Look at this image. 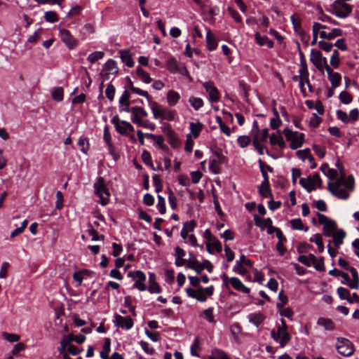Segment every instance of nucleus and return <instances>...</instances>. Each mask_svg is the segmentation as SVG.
<instances>
[{"mask_svg": "<svg viewBox=\"0 0 359 359\" xmlns=\"http://www.w3.org/2000/svg\"><path fill=\"white\" fill-rule=\"evenodd\" d=\"M339 171V177L334 182H329L327 190L334 196L340 199H348L350 192L354 189V178L352 175L346 177L342 163L338 160L335 163Z\"/></svg>", "mask_w": 359, "mask_h": 359, "instance_id": "obj_1", "label": "nucleus"}, {"mask_svg": "<svg viewBox=\"0 0 359 359\" xmlns=\"http://www.w3.org/2000/svg\"><path fill=\"white\" fill-rule=\"evenodd\" d=\"M72 336H63L60 342V346L57 351L63 355V359L69 358L68 353L72 355H76L83 351L82 348H79L72 344Z\"/></svg>", "mask_w": 359, "mask_h": 359, "instance_id": "obj_2", "label": "nucleus"}, {"mask_svg": "<svg viewBox=\"0 0 359 359\" xmlns=\"http://www.w3.org/2000/svg\"><path fill=\"white\" fill-rule=\"evenodd\" d=\"M94 193L100 198V203L104 206L109 203L110 193L105 184L104 179L102 177H98L93 184Z\"/></svg>", "mask_w": 359, "mask_h": 359, "instance_id": "obj_3", "label": "nucleus"}, {"mask_svg": "<svg viewBox=\"0 0 359 359\" xmlns=\"http://www.w3.org/2000/svg\"><path fill=\"white\" fill-rule=\"evenodd\" d=\"M283 134L286 140L290 142V147L292 150L302 147L305 141L304 133L293 131L289 128H285L283 130Z\"/></svg>", "mask_w": 359, "mask_h": 359, "instance_id": "obj_4", "label": "nucleus"}, {"mask_svg": "<svg viewBox=\"0 0 359 359\" xmlns=\"http://www.w3.org/2000/svg\"><path fill=\"white\" fill-rule=\"evenodd\" d=\"M336 348L340 355L346 357L352 355L355 351L353 343L348 339L343 337L337 339Z\"/></svg>", "mask_w": 359, "mask_h": 359, "instance_id": "obj_5", "label": "nucleus"}, {"mask_svg": "<svg viewBox=\"0 0 359 359\" xmlns=\"http://www.w3.org/2000/svg\"><path fill=\"white\" fill-rule=\"evenodd\" d=\"M332 13L339 18H345L352 12V6L339 0H335L331 5Z\"/></svg>", "mask_w": 359, "mask_h": 359, "instance_id": "obj_6", "label": "nucleus"}, {"mask_svg": "<svg viewBox=\"0 0 359 359\" xmlns=\"http://www.w3.org/2000/svg\"><path fill=\"white\" fill-rule=\"evenodd\" d=\"M128 276L131 278L135 282L133 287L137 288L140 291H144L147 290V287L144 284L146 275L144 272L140 270L130 271L128 273Z\"/></svg>", "mask_w": 359, "mask_h": 359, "instance_id": "obj_7", "label": "nucleus"}, {"mask_svg": "<svg viewBox=\"0 0 359 359\" xmlns=\"http://www.w3.org/2000/svg\"><path fill=\"white\" fill-rule=\"evenodd\" d=\"M59 36L69 49H74L79 44V41L72 35L68 29H59Z\"/></svg>", "mask_w": 359, "mask_h": 359, "instance_id": "obj_8", "label": "nucleus"}, {"mask_svg": "<svg viewBox=\"0 0 359 359\" xmlns=\"http://www.w3.org/2000/svg\"><path fill=\"white\" fill-rule=\"evenodd\" d=\"M162 132L166 135L168 142L173 148H177L180 144V139L169 123H165L161 127Z\"/></svg>", "mask_w": 359, "mask_h": 359, "instance_id": "obj_9", "label": "nucleus"}, {"mask_svg": "<svg viewBox=\"0 0 359 359\" xmlns=\"http://www.w3.org/2000/svg\"><path fill=\"white\" fill-rule=\"evenodd\" d=\"M271 338L280 344L281 348L285 347L287 344L291 340V336L288 332H283L280 329L277 330H272L271 331Z\"/></svg>", "mask_w": 359, "mask_h": 359, "instance_id": "obj_10", "label": "nucleus"}, {"mask_svg": "<svg viewBox=\"0 0 359 359\" xmlns=\"http://www.w3.org/2000/svg\"><path fill=\"white\" fill-rule=\"evenodd\" d=\"M114 323L117 327L126 330L131 329L134 325L133 320L130 316L123 317L118 314L114 315Z\"/></svg>", "mask_w": 359, "mask_h": 359, "instance_id": "obj_11", "label": "nucleus"}, {"mask_svg": "<svg viewBox=\"0 0 359 359\" xmlns=\"http://www.w3.org/2000/svg\"><path fill=\"white\" fill-rule=\"evenodd\" d=\"M203 86L205 89L206 92L208 93L209 100L210 102H216L219 100L220 95L219 90H217V88L212 82H205L203 83Z\"/></svg>", "mask_w": 359, "mask_h": 359, "instance_id": "obj_12", "label": "nucleus"}, {"mask_svg": "<svg viewBox=\"0 0 359 359\" xmlns=\"http://www.w3.org/2000/svg\"><path fill=\"white\" fill-rule=\"evenodd\" d=\"M148 113L141 107L135 106L131 107V121L136 124L140 122L142 118L147 117Z\"/></svg>", "mask_w": 359, "mask_h": 359, "instance_id": "obj_13", "label": "nucleus"}, {"mask_svg": "<svg viewBox=\"0 0 359 359\" xmlns=\"http://www.w3.org/2000/svg\"><path fill=\"white\" fill-rule=\"evenodd\" d=\"M186 292L189 297L196 299L201 302H204L207 299V297L203 292V287L202 286H200L197 290L188 287L186 289Z\"/></svg>", "mask_w": 359, "mask_h": 359, "instance_id": "obj_14", "label": "nucleus"}, {"mask_svg": "<svg viewBox=\"0 0 359 359\" xmlns=\"http://www.w3.org/2000/svg\"><path fill=\"white\" fill-rule=\"evenodd\" d=\"M258 163H259V167L260 171L262 172V177L264 178V180L262 183V187H266V188H268L269 184H270V183H269V179L268 174H267L266 171L265 170V168H267V170L269 171L270 172H272L273 171V169L271 166L264 163L262 161V160L260 158L258 160Z\"/></svg>", "mask_w": 359, "mask_h": 359, "instance_id": "obj_15", "label": "nucleus"}, {"mask_svg": "<svg viewBox=\"0 0 359 359\" xmlns=\"http://www.w3.org/2000/svg\"><path fill=\"white\" fill-rule=\"evenodd\" d=\"M148 104L150 107L153 116L155 119L161 118L163 116V109L156 102L151 100V97L149 95V100H147Z\"/></svg>", "mask_w": 359, "mask_h": 359, "instance_id": "obj_16", "label": "nucleus"}, {"mask_svg": "<svg viewBox=\"0 0 359 359\" xmlns=\"http://www.w3.org/2000/svg\"><path fill=\"white\" fill-rule=\"evenodd\" d=\"M207 33H206V43H207V48L210 51L215 50L217 46L218 42L216 36L212 33L210 29L207 28Z\"/></svg>", "mask_w": 359, "mask_h": 359, "instance_id": "obj_17", "label": "nucleus"}, {"mask_svg": "<svg viewBox=\"0 0 359 359\" xmlns=\"http://www.w3.org/2000/svg\"><path fill=\"white\" fill-rule=\"evenodd\" d=\"M290 20L295 33L303 37L305 32L302 27V20L299 16L297 14H294L291 15Z\"/></svg>", "mask_w": 359, "mask_h": 359, "instance_id": "obj_18", "label": "nucleus"}, {"mask_svg": "<svg viewBox=\"0 0 359 359\" xmlns=\"http://www.w3.org/2000/svg\"><path fill=\"white\" fill-rule=\"evenodd\" d=\"M229 283L236 290L241 291L245 294H249L250 292V289L245 286L241 280L236 277L231 278L229 279Z\"/></svg>", "mask_w": 359, "mask_h": 359, "instance_id": "obj_19", "label": "nucleus"}, {"mask_svg": "<svg viewBox=\"0 0 359 359\" xmlns=\"http://www.w3.org/2000/svg\"><path fill=\"white\" fill-rule=\"evenodd\" d=\"M255 39L257 43L260 46H266L269 48H272L274 46L273 41L269 39L266 36H262L258 32L255 33Z\"/></svg>", "mask_w": 359, "mask_h": 359, "instance_id": "obj_20", "label": "nucleus"}, {"mask_svg": "<svg viewBox=\"0 0 359 359\" xmlns=\"http://www.w3.org/2000/svg\"><path fill=\"white\" fill-rule=\"evenodd\" d=\"M206 248L210 254H213L214 250L220 252L222 250V245L220 241L215 237L210 241L206 242Z\"/></svg>", "mask_w": 359, "mask_h": 359, "instance_id": "obj_21", "label": "nucleus"}, {"mask_svg": "<svg viewBox=\"0 0 359 359\" xmlns=\"http://www.w3.org/2000/svg\"><path fill=\"white\" fill-rule=\"evenodd\" d=\"M149 286L147 290L151 293H160L161 289L156 281V275L154 273H149Z\"/></svg>", "mask_w": 359, "mask_h": 359, "instance_id": "obj_22", "label": "nucleus"}, {"mask_svg": "<svg viewBox=\"0 0 359 359\" xmlns=\"http://www.w3.org/2000/svg\"><path fill=\"white\" fill-rule=\"evenodd\" d=\"M337 225L335 221L332 220L323 226V233L327 237H331L337 233Z\"/></svg>", "mask_w": 359, "mask_h": 359, "instance_id": "obj_23", "label": "nucleus"}, {"mask_svg": "<svg viewBox=\"0 0 359 359\" xmlns=\"http://www.w3.org/2000/svg\"><path fill=\"white\" fill-rule=\"evenodd\" d=\"M322 53L320 50L312 49L311 51L310 60L313 64V65L318 69V70H321L322 65L320 63V57Z\"/></svg>", "mask_w": 359, "mask_h": 359, "instance_id": "obj_24", "label": "nucleus"}, {"mask_svg": "<svg viewBox=\"0 0 359 359\" xmlns=\"http://www.w3.org/2000/svg\"><path fill=\"white\" fill-rule=\"evenodd\" d=\"M218 159H212L209 164L210 170L214 174H219L220 172L219 161L224 158V156L218 152L216 153Z\"/></svg>", "mask_w": 359, "mask_h": 359, "instance_id": "obj_25", "label": "nucleus"}, {"mask_svg": "<svg viewBox=\"0 0 359 359\" xmlns=\"http://www.w3.org/2000/svg\"><path fill=\"white\" fill-rule=\"evenodd\" d=\"M120 57L122 62L128 67H133L135 62L130 54L128 50H119Z\"/></svg>", "mask_w": 359, "mask_h": 359, "instance_id": "obj_26", "label": "nucleus"}, {"mask_svg": "<svg viewBox=\"0 0 359 359\" xmlns=\"http://www.w3.org/2000/svg\"><path fill=\"white\" fill-rule=\"evenodd\" d=\"M317 324L324 327L325 330L332 331L335 329V324L330 318H319L317 320Z\"/></svg>", "mask_w": 359, "mask_h": 359, "instance_id": "obj_27", "label": "nucleus"}, {"mask_svg": "<svg viewBox=\"0 0 359 359\" xmlns=\"http://www.w3.org/2000/svg\"><path fill=\"white\" fill-rule=\"evenodd\" d=\"M121 123L116 130L121 135H127L128 133L134 131V127L129 122L121 121Z\"/></svg>", "mask_w": 359, "mask_h": 359, "instance_id": "obj_28", "label": "nucleus"}, {"mask_svg": "<svg viewBox=\"0 0 359 359\" xmlns=\"http://www.w3.org/2000/svg\"><path fill=\"white\" fill-rule=\"evenodd\" d=\"M180 99V95L177 92H176L173 90H170L167 93L166 100H167L168 104L170 107H173V106L176 105L177 103L179 102Z\"/></svg>", "mask_w": 359, "mask_h": 359, "instance_id": "obj_29", "label": "nucleus"}, {"mask_svg": "<svg viewBox=\"0 0 359 359\" xmlns=\"http://www.w3.org/2000/svg\"><path fill=\"white\" fill-rule=\"evenodd\" d=\"M346 233L343 229H339L337 233L332 235L331 237L333 238V243L337 248H339L343 243V240L346 237Z\"/></svg>", "mask_w": 359, "mask_h": 359, "instance_id": "obj_30", "label": "nucleus"}, {"mask_svg": "<svg viewBox=\"0 0 359 359\" xmlns=\"http://www.w3.org/2000/svg\"><path fill=\"white\" fill-rule=\"evenodd\" d=\"M111 351V339L109 338H105L102 350L100 351V355L102 359H109V353Z\"/></svg>", "mask_w": 359, "mask_h": 359, "instance_id": "obj_31", "label": "nucleus"}, {"mask_svg": "<svg viewBox=\"0 0 359 359\" xmlns=\"http://www.w3.org/2000/svg\"><path fill=\"white\" fill-rule=\"evenodd\" d=\"M104 69L112 75H116L118 71L116 61L112 59H109L105 62Z\"/></svg>", "mask_w": 359, "mask_h": 359, "instance_id": "obj_32", "label": "nucleus"}, {"mask_svg": "<svg viewBox=\"0 0 359 359\" xmlns=\"http://www.w3.org/2000/svg\"><path fill=\"white\" fill-rule=\"evenodd\" d=\"M126 79L128 81V88L134 93H136L140 96H143L147 98V100H149V95L146 90H143L139 88L135 87L130 79L129 77H126Z\"/></svg>", "mask_w": 359, "mask_h": 359, "instance_id": "obj_33", "label": "nucleus"}, {"mask_svg": "<svg viewBox=\"0 0 359 359\" xmlns=\"http://www.w3.org/2000/svg\"><path fill=\"white\" fill-rule=\"evenodd\" d=\"M203 124L199 121H197L196 123L194 122H191L189 123V128H190V130L191 132V134L193 135V137L196 139L201 130H203Z\"/></svg>", "mask_w": 359, "mask_h": 359, "instance_id": "obj_34", "label": "nucleus"}, {"mask_svg": "<svg viewBox=\"0 0 359 359\" xmlns=\"http://www.w3.org/2000/svg\"><path fill=\"white\" fill-rule=\"evenodd\" d=\"M250 323L258 327L264 321V317L260 313H251L248 316Z\"/></svg>", "mask_w": 359, "mask_h": 359, "instance_id": "obj_35", "label": "nucleus"}, {"mask_svg": "<svg viewBox=\"0 0 359 359\" xmlns=\"http://www.w3.org/2000/svg\"><path fill=\"white\" fill-rule=\"evenodd\" d=\"M337 292L341 299H346L349 303L353 302L351 293L348 289L343 287H339L337 288Z\"/></svg>", "mask_w": 359, "mask_h": 359, "instance_id": "obj_36", "label": "nucleus"}, {"mask_svg": "<svg viewBox=\"0 0 359 359\" xmlns=\"http://www.w3.org/2000/svg\"><path fill=\"white\" fill-rule=\"evenodd\" d=\"M136 74L139 79L145 83H149L151 81V78L149 74L144 71L141 67H137L136 69Z\"/></svg>", "mask_w": 359, "mask_h": 359, "instance_id": "obj_37", "label": "nucleus"}, {"mask_svg": "<svg viewBox=\"0 0 359 359\" xmlns=\"http://www.w3.org/2000/svg\"><path fill=\"white\" fill-rule=\"evenodd\" d=\"M52 98L55 102H62L64 98V89L62 87L54 88L52 90Z\"/></svg>", "mask_w": 359, "mask_h": 359, "instance_id": "obj_38", "label": "nucleus"}, {"mask_svg": "<svg viewBox=\"0 0 359 359\" xmlns=\"http://www.w3.org/2000/svg\"><path fill=\"white\" fill-rule=\"evenodd\" d=\"M269 129L264 128L263 130H259L257 133H255L253 137V140L257 139L258 142H266L267 138L269 137Z\"/></svg>", "mask_w": 359, "mask_h": 359, "instance_id": "obj_39", "label": "nucleus"}, {"mask_svg": "<svg viewBox=\"0 0 359 359\" xmlns=\"http://www.w3.org/2000/svg\"><path fill=\"white\" fill-rule=\"evenodd\" d=\"M78 145L80 147L81 151L83 154H87V153L90 149V144H89L88 139L83 136L80 137L78 140Z\"/></svg>", "mask_w": 359, "mask_h": 359, "instance_id": "obj_40", "label": "nucleus"}, {"mask_svg": "<svg viewBox=\"0 0 359 359\" xmlns=\"http://www.w3.org/2000/svg\"><path fill=\"white\" fill-rule=\"evenodd\" d=\"M189 102L194 110H199L204 104L203 100L201 97L191 96L189 98Z\"/></svg>", "mask_w": 359, "mask_h": 359, "instance_id": "obj_41", "label": "nucleus"}, {"mask_svg": "<svg viewBox=\"0 0 359 359\" xmlns=\"http://www.w3.org/2000/svg\"><path fill=\"white\" fill-rule=\"evenodd\" d=\"M177 114L175 110L168 109V108H164L162 119L166 120L168 121H172L175 119Z\"/></svg>", "mask_w": 359, "mask_h": 359, "instance_id": "obj_42", "label": "nucleus"}, {"mask_svg": "<svg viewBox=\"0 0 359 359\" xmlns=\"http://www.w3.org/2000/svg\"><path fill=\"white\" fill-rule=\"evenodd\" d=\"M297 260L306 266H311L312 262L316 260V256L313 254H309L308 256L300 255L297 258Z\"/></svg>", "mask_w": 359, "mask_h": 359, "instance_id": "obj_43", "label": "nucleus"}, {"mask_svg": "<svg viewBox=\"0 0 359 359\" xmlns=\"http://www.w3.org/2000/svg\"><path fill=\"white\" fill-rule=\"evenodd\" d=\"M187 266L194 270L198 274H200L203 271L201 263H200L196 259H190V260L188 262Z\"/></svg>", "mask_w": 359, "mask_h": 359, "instance_id": "obj_44", "label": "nucleus"}, {"mask_svg": "<svg viewBox=\"0 0 359 359\" xmlns=\"http://www.w3.org/2000/svg\"><path fill=\"white\" fill-rule=\"evenodd\" d=\"M296 155L299 158L302 159V161H304L306 158H308L309 161H314V158L311 155L309 149L299 150L296 152Z\"/></svg>", "mask_w": 359, "mask_h": 359, "instance_id": "obj_45", "label": "nucleus"}, {"mask_svg": "<svg viewBox=\"0 0 359 359\" xmlns=\"http://www.w3.org/2000/svg\"><path fill=\"white\" fill-rule=\"evenodd\" d=\"M255 224L260 227L262 230L271 224H272V219L270 217L266 219H259L257 216H255Z\"/></svg>", "mask_w": 359, "mask_h": 359, "instance_id": "obj_46", "label": "nucleus"}, {"mask_svg": "<svg viewBox=\"0 0 359 359\" xmlns=\"http://www.w3.org/2000/svg\"><path fill=\"white\" fill-rule=\"evenodd\" d=\"M309 241L316 243V245L318 246L319 252H323L324 251V244L320 234L316 233L314 235V238H311Z\"/></svg>", "mask_w": 359, "mask_h": 359, "instance_id": "obj_47", "label": "nucleus"}, {"mask_svg": "<svg viewBox=\"0 0 359 359\" xmlns=\"http://www.w3.org/2000/svg\"><path fill=\"white\" fill-rule=\"evenodd\" d=\"M307 182L312 186H318L319 188L322 187V180L318 173H315L313 176L308 177Z\"/></svg>", "mask_w": 359, "mask_h": 359, "instance_id": "obj_48", "label": "nucleus"}, {"mask_svg": "<svg viewBox=\"0 0 359 359\" xmlns=\"http://www.w3.org/2000/svg\"><path fill=\"white\" fill-rule=\"evenodd\" d=\"M332 88H337L341 84V76L338 72H334L328 77Z\"/></svg>", "mask_w": 359, "mask_h": 359, "instance_id": "obj_49", "label": "nucleus"}, {"mask_svg": "<svg viewBox=\"0 0 359 359\" xmlns=\"http://www.w3.org/2000/svg\"><path fill=\"white\" fill-rule=\"evenodd\" d=\"M142 161L148 166L151 168L152 170H156V169L154 167V164L152 163L151 156L150 153L147 151L144 150L142 156H141Z\"/></svg>", "mask_w": 359, "mask_h": 359, "instance_id": "obj_50", "label": "nucleus"}, {"mask_svg": "<svg viewBox=\"0 0 359 359\" xmlns=\"http://www.w3.org/2000/svg\"><path fill=\"white\" fill-rule=\"evenodd\" d=\"M330 65L334 68H338L340 65V60H339V53L337 50H334L332 51L331 57H330Z\"/></svg>", "mask_w": 359, "mask_h": 359, "instance_id": "obj_51", "label": "nucleus"}, {"mask_svg": "<svg viewBox=\"0 0 359 359\" xmlns=\"http://www.w3.org/2000/svg\"><path fill=\"white\" fill-rule=\"evenodd\" d=\"M291 226L293 229L309 231V227L304 228V224L300 218L293 219L290 221Z\"/></svg>", "mask_w": 359, "mask_h": 359, "instance_id": "obj_52", "label": "nucleus"}, {"mask_svg": "<svg viewBox=\"0 0 359 359\" xmlns=\"http://www.w3.org/2000/svg\"><path fill=\"white\" fill-rule=\"evenodd\" d=\"M211 354L214 359H226L229 358L227 354L223 350L217 348L212 349Z\"/></svg>", "mask_w": 359, "mask_h": 359, "instance_id": "obj_53", "label": "nucleus"}, {"mask_svg": "<svg viewBox=\"0 0 359 359\" xmlns=\"http://www.w3.org/2000/svg\"><path fill=\"white\" fill-rule=\"evenodd\" d=\"M2 337L5 340L11 343L18 342L20 339V335L17 334L8 333L6 332H2Z\"/></svg>", "mask_w": 359, "mask_h": 359, "instance_id": "obj_54", "label": "nucleus"}, {"mask_svg": "<svg viewBox=\"0 0 359 359\" xmlns=\"http://www.w3.org/2000/svg\"><path fill=\"white\" fill-rule=\"evenodd\" d=\"M104 55V52L102 51H95L92 53H90L88 57V60L91 63L93 64L96 61L101 60L103 58Z\"/></svg>", "mask_w": 359, "mask_h": 359, "instance_id": "obj_55", "label": "nucleus"}, {"mask_svg": "<svg viewBox=\"0 0 359 359\" xmlns=\"http://www.w3.org/2000/svg\"><path fill=\"white\" fill-rule=\"evenodd\" d=\"M157 198H158V203H157L156 208H157L158 212H160V214L163 215L165 213V211H166L165 198L161 195H158Z\"/></svg>", "mask_w": 359, "mask_h": 359, "instance_id": "obj_56", "label": "nucleus"}, {"mask_svg": "<svg viewBox=\"0 0 359 359\" xmlns=\"http://www.w3.org/2000/svg\"><path fill=\"white\" fill-rule=\"evenodd\" d=\"M283 131L278 130L276 133H273L269 136V142L271 146H275L278 143L279 138L283 137Z\"/></svg>", "mask_w": 359, "mask_h": 359, "instance_id": "obj_57", "label": "nucleus"}, {"mask_svg": "<svg viewBox=\"0 0 359 359\" xmlns=\"http://www.w3.org/2000/svg\"><path fill=\"white\" fill-rule=\"evenodd\" d=\"M259 194L264 198L269 197L270 198H273V195L271 192L270 184H269L268 188L266 187H262V184L259 186Z\"/></svg>", "mask_w": 359, "mask_h": 359, "instance_id": "obj_58", "label": "nucleus"}, {"mask_svg": "<svg viewBox=\"0 0 359 359\" xmlns=\"http://www.w3.org/2000/svg\"><path fill=\"white\" fill-rule=\"evenodd\" d=\"M44 19L48 22H55L58 20L57 14L55 11H47L44 14Z\"/></svg>", "mask_w": 359, "mask_h": 359, "instance_id": "obj_59", "label": "nucleus"}, {"mask_svg": "<svg viewBox=\"0 0 359 359\" xmlns=\"http://www.w3.org/2000/svg\"><path fill=\"white\" fill-rule=\"evenodd\" d=\"M299 79H305L306 83H309V73L307 65H300L299 69Z\"/></svg>", "mask_w": 359, "mask_h": 359, "instance_id": "obj_60", "label": "nucleus"}, {"mask_svg": "<svg viewBox=\"0 0 359 359\" xmlns=\"http://www.w3.org/2000/svg\"><path fill=\"white\" fill-rule=\"evenodd\" d=\"M115 91L116 89L111 83L107 85L105 90V95L108 100L111 102H112L114 99Z\"/></svg>", "mask_w": 359, "mask_h": 359, "instance_id": "obj_61", "label": "nucleus"}, {"mask_svg": "<svg viewBox=\"0 0 359 359\" xmlns=\"http://www.w3.org/2000/svg\"><path fill=\"white\" fill-rule=\"evenodd\" d=\"M167 68L170 72H176L178 69V63L175 57H171L168 60Z\"/></svg>", "mask_w": 359, "mask_h": 359, "instance_id": "obj_62", "label": "nucleus"}, {"mask_svg": "<svg viewBox=\"0 0 359 359\" xmlns=\"http://www.w3.org/2000/svg\"><path fill=\"white\" fill-rule=\"evenodd\" d=\"M311 265L313 266L316 271H323L325 270L324 259L322 257L319 259H317L316 257V260L312 262Z\"/></svg>", "mask_w": 359, "mask_h": 359, "instance_id": "obj_63", "label": "nucleus"}, {"mask_svg": "<svg viewBox=\"0 0 359 359\" xmlns=\"http://www.w3.org/2000/svg\"><path fill=\"white\" fill-rule=\"evenodd\" d=\"M339 97L340 101L345 104H348L351 103L353 100L352 96L350 95L349 93H348L346 91L341 92L339 94Z\"/></svg>", "mask_w": 359, "mask_h": 359, "instance_id": "obj_64", "label": "nucleus"}]
</instances>
